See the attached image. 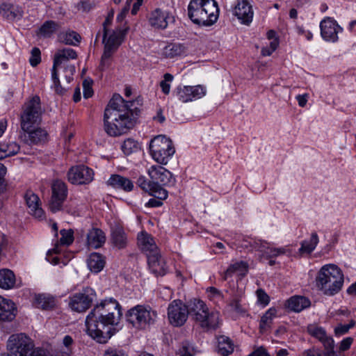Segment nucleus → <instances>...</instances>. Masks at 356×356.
<instances>
[{"label": "nucleus", "instance_id": "41", "mask_svg": "<svg viewBox=\"0 0 356 356\" xmlns=\"http://www.w3.org/2000/svg\"><path fill=\"white\" fill-rule=\"evenodd\" d=\"M80 35L74 31L61 32L58 35L59 42L67 45L76 46L81 41Z\"/></svg>", "mask_w": 356, "mask_h": 356}, {"label": "nucleus", "instance_id": "25", "mask_svg": "<svg viewBox=\"0 0 356 356\" xmlns=\"http://www.w3.org/2000/svg\"><path fill=\"white\" fill-rule=\"evenodd\" d=\"M17 315V308L10 300L0 296V321H12Z\"/></svg>", "mask_w": 356, "mask_h": 356}, {"label": "nucleus", "instance_id": "3", "mask_svg": "<svg viewBox=\"0 0 356 356\" xmlns=\"http://www.w3.org/2000/svg\"><path fill=\"white\" fill-rule=\"evenodd\" d=\"M188 16L195 24L210 26L219 17V8L215 0H191L188 6Z\"/></svg>", "mask_w": 356, "mask_h": 356}, {"label": "nucleus", "instance_id": "29", "mask_svg": "<svg viewBox=\"0 0 356 356\" xmlns=\"http://www.w3.org/2000/svg\"><path fill=\"white\" fill-rule=\"evenodd\" d=\"M200 326L206 330H215L218 327L220 324V314L217 311H209L208 309L204 315H202V320H200Z\"/></svg>", "mask_w": 356, "mask_h": 356}, {"label": "nucleus", "instance_id": "55", "mask_svg": "<svg viewBox=\"0 0 356 356\" xmlns=\"http://www.w3.org/2000/svg\"><path fill=\"white\" fill-rule=\"evenodd\" d=\"M173 79V76L169 73H166L164 74V80L161 81L160 83V86L163 92L165 95L169 94L170 86L169 84Z\"/></svg>", "mask_w": 356, "mask_h": 356}, {"label": "nucleus", "instance_id": "31", "mask_svg": "<svg viewBox=\"0 0 356 356\" xmlns=\"http://www.w3.org/2000/svg\"><path fill=\"white\" fill-rule=\"evenodd\" d=\"M34 304L39 309L51 310L56 307L57 300L55 297L50 294H36L34 298Z\"/></svg>", "mask_w": 356, "mask_h": 356}, {"label": "nucleus", "instance_id": "46", "mask_svg": "<svg viewBox=\"0 0 356 356\" xmlns=\"http://www.w3.org/2000/svg\"><path fill=\"white\" fill-rule=\"evenodd\" d=\"M121 148L125 154L129 155L138 149V144L134 139L128 138L123 142Z\"/></svg>", "mask_w": 356, "mask_h": 356}, {"label": "nucleus", "instance_id": "50", "mask_svg": "<svg viewBox=\"0 0 356 356\" xmlns=\"http://www.w3.org/2000/svg\"><path fill=\"white\" fill-rule=\"evenodd\" d=\"M149 194L162 201L165 200L168 195V191L162 188L161 185H156Z\"/></svg>", "mask_w": 356, "mask_h": 356}, {"label": "nucleus", "instance_id": "7", "mask_svg": "<svg viewBox=\"0 0 356 356\" xmlns=\"http://www.w3.org/2000/svg\"><path fill=\"white\" fill-rule=\"evenodd\" d=\"M33 341L24 333L11 334L6 343L8 356H33Z\"/></svg>", "mask_w": 356, "mask_h": 356}, {"label": "nucleus", "instance_id": "35", "mask_svg": "<svg viewBox=\"0 0 356 356\" xmlns=\"http://www.w3.org/2000/svg\"><path fill=\"white\" fill-rule=\"evenodd\" d=\"M277 316V309L274 307L268 309L261 316L259 322L260 332L264 333L271 327L274 318Z\"/></svg>", "mask_w": 356, "mask_h": 356}, {"label": "nucleus", "instance_id": "58", "mask_svg": "<svg viewBox=\"0 0 356 356\" xmlns=\"http://www.w3.org/2000/svg\"><path fill=\"white\" fill-rule=\"evenodd\" d=\"M256 293L259 302L264 305V306L267 305L269 303V296L263 289H259L257 291Z\"/></svg>", "mask_w": 356, "mask_h": 356}, {"label": "nucleus", "instance_id": "48", "mask_svg": "<svg viewBox=\"0 0 356 356\" xmlns=\"http://www.w3.org/2000/svg\"><path fill=\"white\" fill-rule=\"evenodd\" d=\"M61 237L60 243L61 245H69L72 243L74 241L73 231L72 229H62L60 232Z\"/></svg>", "mask_w": 356, "mask_h": 356}, {"label": "nucleus", "instance_id": "42", "mask_svg": "<svg viewBox=\"0 0 356 356\" xmlns=\"http://www.w3.org/2000/svg\"><path fill=\"white\" fill-rule=\"evenodd\" d=\"M60 28V24L53 20L46 21L40 28L38 35L43 38H50Z\"/></svg>", "mask_w": 356, "mask_h": 356}, {"label": "nucleus", "instance_id": "17", "mask_svg": "<svg viewBox=\"0 0 356 356\" xmlns=\"http://www.w3.org/2000/svg\"><path fill=\"white\" fill-rule=\"evenodd\" d=\"M148 20L152 27L165 29L168 27L169 23L175 22V17L167 10L156 8L150 13Z\"/></svg>", "mask_w": 356, "mask_h": 356}, {"label": "nucleus", "instance_id": "30", "mask_svg": "<svg viewBox=\"0 0 356 356\" xmlns=\"http://www.w3.org/2000/svg\"><path fill=\"white\" fill-rule=\"evenodd\" d=\"M76 52L70 48H64L58 49L54 56V63L52 69L54 72L62 64L65 63L70 59H76Z\"/></svg>", "mask_w": 356, "mask_h": 356}, {"label": "nucleus", "instance_id": "38", "mask_svg": "<svg viewBox=\"0 0 356 356\" xmlns=\"http://www.w3.org/2000/svg\"><path fill=\"white\" fill-rule=\"evenodd\" d=\"M248 266L245 261H238L231 264L222 275L223 280H227L234 273H238L241 275H245L248 272Z\"/></svg>", "mask_w": 356, "mask_h": 356}, {"label": "nucleus", "instance_id": "15", "mask_svg": "<svg viewBox=\"0 0 356 356\" xmlns=\"http://www.w3.org/2000/svg\"><path fill=\"white\" fill-rule=\"evenodd\" d=\"M232 15L236 17L241 24L249 25L252 21L254 11L248 0H238L232 8Z\"/></svg>", "mask_w": 356, "mask_h": 356}, {"label": "nucleus", "instance_id": "43", "mask_svg": "<svg viewBox=\"0 0 356 356\" xmlns=\"http://www.w3.org/2000/svg\"><path fill=\"white\" fill-rule=\"evenodd\" d=\"M15 284V276L13 272L8 269L0 270V287L3 289L13 288Z\"/></svg>", "mask_w": 356, "mask_h": 356}, {"label": "nucleus", "instance_id": "1", "mask_svg": "<svg viewBox=\"0 0 356 356\" xmlns=\"http://www.w3.org/2000/svg\"><path fill=\"white\" fill-rule=\"evenodd\" d=\"M141 106L140 97L134 101H124L120 95H114L104 111L106 133L111 136H118L134 128Z\"/></svg>", "mask_w": 356, "mask_h": 356}, {"label": "nucleus", "instance_id": "18", "mask_svg": "<svg viewBox=\"0 0 356 356\" xmlns=\"http://www.w3.org/2000/svg\"><path fill=\"white\" fill-rule=\"evenodd\" d=\"M19 138L28 145H38L47 141V132L44 129L35 127L29 131L22 130Z\"/></svg>", "mask_w": 356, "mask_h": 356}, {"label": "nucleus", "instance_id": "59", "mask_svg": "<svg viewBox=\"0 0 356 356\" xmlns=\"http://www.w3.org/2000/svg\"><path fill=\"white\" fill-rule=\"evenodd\" d=\"M104 356H128L123 350L110 348L105 350Z\"/></svg>", "mask_w": 356, "mask_h": 356}, {"label": "nucleus", "instance_id": "26", "mask_svg": "<svg viewBox=\"0 0 356 356\" xmlns=\"http://www.w3.org/2000/svg\"><path fill=\"white\" fill-rule=\"evenodd\" d=\"M187 306L188 315H191L197 323H199L200 321L202 320V315H204V313L208 309V307L204 302L199 299L191 300L188 302Z\"/></svg>", "mask_w": 356, "mask_h": 356}, {"label": "nucleus", "instance_id": "20", "mask_svg": "<svg viewBox=\"0 0 356 356\" xmlns=\"http://www.w3.org/2000/svg\"><path fill=\"white\" fill-rule=\"evenodd\" d=\"M138 244L141 250L149 256L159 252V249L152 236L146 232H141L138 234Z\"/></svg>", "mask_w": 356, "mask_h": 356}, {"label": "nucleus", "instance_id": "45", "mask_svg": "<svg viewBox=\"0 0 356 356\" xmlns=\"http://www.w3.org/2000/svg\"><path fill=\"white\" fill-rule=\"evenodd\" d=\"M195 350L193 344L188 341H183L177 352L178 356H194Z\"/></svg>", "mask_w": 356, "mask_h": 356}, {"label": "nucleus", "instance_id": "21", "mask_svg": "<svg viewBox=\"0 0 356 356\" xmlns=\"http://www.w3.org/2000/svg\"><path fill=\"white\" fill-rule=\"evenodd\" d=\"M149 270L156 276H163L167 272V268L164 259L162 258L160 251L151 254L147 257Z\"/></svg>", "mask_w": 356, "mask_h": 356}, {"label": "nucleus", "instance_id": "16", "mask_svg": "<svg viewBox=\"0 0 356 356\" xmlns=\"http://www.w3.org/2000/svg\"><path fill=\"white\" fill-rule=\"evenodd\" d=\"M322 38L328 42H334L338 40V33L342 31V28L331 17H325L320 23Z\"/></svg>", "mask_w": 356, "mask_h": 356}, {"label": "nucleus", "instance_id": "64", "mask_svg": "<svg viewBox=\"0 0 356 356\" xmlns=\"http://www.w3.org/2000/svg\"><path fill=\"white\" fill-rule=\"evenodd\" d=\"M248 356H270L267 353L266 350L263 347H260L256 349L254 352L250 354Z\"/></svg>", "mask_w": 356, "mask_h": 356}, {"label": "nucleus", "instance_id": "14", "mask_svg": "<svg viewBox=\"0 0 356 356\" xmlns=\"http://www.w3.org/2000/svg\"><path fill=\"white\" fill-rule=\"evenodd\" d=\"M205 94L206 88L201 85L195 86H179L177 88L178 99L184 103L200 99L204 97Z\"/></svg>", "mask_w": 356, "mask_h": 356}, {"label": "nucleus", "instance_id": "33", "mask_svg": "<svg viewBox=\"0 0 356 356\" xmlns=\"http://www.w3.org/2000/svg\"><path fill=\"white\" fill-rule=\"evenodd\" d=\"M268 243L264 241H261L256 238L243 239L241 243V247L243 249L248 250V251L252 252L259 251L265 252L266 248H267Z\"/></svg>", "mask_w": 356, "mask_h": 356}, {"label": "nucleus", "instance_id": "36", "mask_svg": "<svg viewBox=\"0 0 356 356\" xmlns=\"http://www.w3.org/2000/svg\"><path fill=\"white\" fill-rule=\"evenodd\" d=\"M234 344L232 339L226 336L218 338V352L222 356H227L233 353Z\"/></svg>", "mask_w": 356, "mask_h": 356}, {"label": "nucleus", "instance_id": "60", "mask_svg": "<svg viewBox=\"0 0 356 356\" xmlns=\"http://www.w3.org/2000/svg\"><path fill=\"white\" fill-rule=\"evenodd\" d=\"M353 341V338L351 337H346L344 339H343L341 341L340 346H339V350L341 351H346L348 349L350 348L352 343Z\"/></svg>", "mask_w": 356, "mask_h": 356}, {"label": "nucleus", "instance_id": "47", "mask_svg": "<svg viewBox=\"0 0 356 356\" xmlns=\"http://www.w3.org/2000/svg\"><path fill=\"white\" fill-rule=\"evenodd\" d=\"M136 184L143 191L148 193L152 191L154 187L156 186V185L153 183L152 179L148 181L144 176L139 177Z\"/></svg>", "mask_w": 356, "mask_h": 356}, {"label": "nucleus", "instance_id": "13", "mask_svg": "<svg viewBox=\"0 0 356 356\" xmlns=\"http://www.w3.org/2000/svg\"><path fill=\"white\" fill-rule=\"evenodd\" d=\"M94 172L90 168L81 165L72 167L67 173L68 181L73 184H87L93 180Z\"/></svg>", "mask_w": 356, "mask_h": 356}, {"label": "nucleus", "instance_id": "44", "mask_svg": "<svg viewBox=\"0 0 356 356\" xmlns=\"http://www.w3.org/2000/svg\"><path fill=\"white\" fill-rule=\"evenodd\" d=\"M318 243V236L316 232H313L309 240H305L301 242V247L298 250L299 253L300 254L312 253L315 250Z\"/></svg>", "mask_w": 356, "mask_h": 356}, {"label": "nucleus", "instance_id": "9", "mask_svg": "<svg viewBox=\"0 0 356 356\" xmlns=\"http://www.w3.org/2000/svg\"><path fill=\"white\" fill-rule=\"evenodd\" d=\"M124 33L121 30L113 31L108 35V32L103 33L102 42L104 44V52L101 58L99 68L101 71L105 70L111 65V58L118 49L124 39Z\"/></svg>", "mask_w": 356, "mask_h": 356}, {"label": "nucleus", "instance_id": "22", "mask_svg": "<svg viewBox=\"0 0 356 356\" xmlns=\"http://www.w3.org/2000/svg\"><path fill=\"white\" fill-rule=\"evenodd\" d=\"M307 330L312 337L321 341L324 348H330L333 345L332 338L327 335L323 327L316 323H312L308 325Z\"/></svg>", "mask_w": 356, "mask_h": 356}, {"label": "nucleus", "instance_id": "28", "mask_svg": "<svg viewBox=\"0 0 356 356\" xmlns=\"http://www.w3.org/2000/svg\"><path fill=\"white\" fill-rule=\"evenodd\" d=\"M87 245L92 248L102 247L106 241L104 232L99 228H92L87 233Z\"/></svg>", "mask_w": 356, "mask_h": 356}, {"label": "nucleus", "instance_id": "10", "mask_svg": "<svg viewBox=\"0 0 356 356\" xmlns=\"http://www.w3.org/2000/svg\"><path fill=\"white\" fill-rule=\"evenodd\" d=\"M95 299L96 293L95 290L86 287L70 297L69 306L74 312H85L91 307Z\"/></svg>", "mask_w": 356, "mask_h": 356}, {"label": "nucleus", "instance_id": "34", "mask_svg": "<svg viewBox=\"0 0 356 356\" xmlns=\"http://www.w3.org/2000/svg\"><path fill=\"white\" fill-rule=\"evenodd\" d=\"M87 264L88 268L94 272L99 273L104 267L105 261L102 254L97 252L91 253L87 259Z\"/></svg>", "mask_w": 356, "mask_h": 356}, {"label": "nucleus", "instance_id": "54", "mask_svg": "<svg viewBox=\"0 0 356 356\" xmlns=\"http://www.w3.org/2000/svg\"><path fill=\"white\" fill-rule=\"evenodd\" d=\"M41 61V52L39 48L34 47L31 51L29 63L31 66H37Z\"/></svg>", "mask_w": 356, "mask_h": 356}, {"label": "nucleus", "instance_id": "51", "mask_svg": "<svg viewBox=\"0 0 356 356\" xmlns=\"http://www.w3.org/2000/svg\"><path fill=\"white\" fill-rule=\"evenodd\" d=\"M288 250L286 248H270L268 244L264 253L266 254L270 257H275L286 254Z\"/></svg>", "mask_w": 356, "mask_h": 356}, {"label": "nucleus", "instance_id": "19", "mask_svg": "<svg viewBox=\"0 0 356 356\" xmlns=\"http://www.w3.org/2000/svg\"><path fill=\"white\" fill-rule=\"evenodd\" d=\"M148 175L155 185H168L172 181V174L161 165H152L148 169Z\"/></svg>", "mask_w": 356, "mask_h": 356}, {"label": "nucleus", "instance_id": "32", "mask_svg": "<svg viewBox=\"0 0 356 356\" xmlns=\"http://www.w3.org/2000/svg\"><path fill=\"white\" fill-rule=\"evenodd\" d=\"M111 241L113 245L119 249L126 246L127 237L121 225L115 224L111 227Z\"/></svg>", "mask_w": 356, "mask_h": 356}, {"label": "nucleus", "instance_id": "40", "mask_svg": "<svg viewBox=\"0 0 356 356\" xmlns=\"http://www.w3.org/2000/svg\"><path fill=\"white\" fill-rule=\"evenodd\" d=\"M309 305V300L302 296L291 297L288 300V307L296 312H300Z\"/></svg>", "mask_w": 356, "mask_h": 356}, {"label": "nucleus", "instance_id": "49", "mask_svg": "<svg viewBox=\"0 0 356 356\" xmlns=\"http://www.w3.org/2000/svg\"><path fill=\"white\" fill-rule=\"evenodd\" d=\"M51 79L53 81V88L55 90V92L60 95H63L65 90L61 86L60 80L58 79V75L57 72V70L54 72V69H51Z\"/></svg>", "mask_w": 356, "mask_h": 356}, {"label": "nucleus", "instance_id": "61", "mask_svg": "<svg viewBox=\"0 0 356 356\" xmlns=\"http://www.w3.org/2000/svg\"><path fill=\"white\" fill-rule=\"evenodd\" d=\"M229 306L232 309L238 313H242L244 312L238 299L232 300L229 303Z\"/></svg>", "mask_w": 356, "mask_h": 356}, {"label": "nucleus", "instance_id": "62", "mask_svg": "<svg viewBox=\"0 0 356 356\" xmlns=\"http://www.w3.org/2000/svg\"><path fill=\"white\" fill-rule=\"evenodd\" d=\"M302 356H322V351L315 348L308 349L302 353Z\"/></svg>", "mask_w": 356, "mask_h": 356}, {"label": "nucleus", "instance_id": "52", "mask_svg": "<svg viewBox=\"0 0 356 356\" xmlns=\"http://www.w3.org/2000/svg\"><path fill=\"white\" fill-rule=\"evenodd\" d=\"M7 169L6 166L0 163V195L4 193L7 191L8 183L6 180V175Z\"/></svg>", "mask_w": 356, "mask_h": 356}, {"label": "nucleus", "instance_id": "24", "mask_svg": "<svg viewBox=\"0 0 356 356\" xmlns=\"http://www.w3.org/2000/svg\"><path fill=\"white\" fill-rule=\"evenodd\" d=\"M0 15L8 20L13 21L21 19L23 17L24 10L18 5L4 2L0 4Z\"/></svg>", "mask_w": 356, "mask_h": 356}, {"label": "nucleus", "instance_id": "11", "mask_svg": "<svg viewBox=\"0 0 356 356\" xmlns=\"http://www.w3.org/2000/svg\"><path fill=\"white\" fill-rule=\"evenodd\" d=\"M168 316L173 326L183 325L188 316V306L180 300H173L168 307Z\"/></svg>", "mask_w": 356, "mask_h": 356}, {"label": "nucleus", "instance_id": "5", "mask_svg": "<svg viewBox=\"0 0 356 356\" xmlns=\"http://www.w3.org/2000/svg\"><path fill=\"white\" fill-rule=\"evenodd\" d=\"M157 312L148 305H136L126 313L127 321L138 330H145L154 324Z\"/></svg>", "mask_w": 356, "mask_h": 356}, {"label": "nucleus", "instance_id": "53", "mask_svg": "<svg viewBox=\"0 0 356 356\" xmlns=\"http://www.w3.org/2000/svg\"><path fill=\"white\" fill-rule=\"evenodd\" d=\"M355 325V321L351 320L348 324L343 325L339 324L334 328V333L337 336H341L346 334L349 330L353 327Z\"/></svg>", "mask_w": 356, "mask_h": 356}, {"label": "nucleus", "instance_id": "12", "mask_svg": "<svg viewBox=\"0 0 356 356\" xmlns=\"http://www.w3.org/2000/svg\"><path fill=\"white\" fill-rule=\"evenodd\" d=\"M51 197L49 209L53 213L60 211L67 196V188L65 182L56 180L51 184Z\"/></svg>", "mask_w": 356, "mask_h": 356}, {"label": "nucleus", "instance_id": "56", "mask_svg": "<svg viewBox=\"0 0 356 356\" xmlns=\"http://www.w3.org/2000/svg\"><path fill=\"white\" fill-rule=\"evenodd\" d=\"M92 83V79H85L83 81V97L86 99L92 97L93 95Z\"/></svg>", "mask_w": 356, "mask_h": 356}, {"label": "nucleus", "instance_id": "63", "mask_svg": "<svg viewBox=\"0 0 356 356\" xmlns=\"http://www.w3.org/2000/svg\"><path fill=\"white\" fill-rule=\"evenodd\" d=\"M309 95L305 93L303 95H298L296 97V99L298 102V105L300 107H305L308 100Z\"/></svg>", "mask_w": 356, "mask_h": 356}, {"label": "nucleus", "instance_id": "6", "mask_svg": "<svg viewBox=\"0 0 356 356\" xmlns=\"http://www.w3.org/2000/svg\"><path fill=\"white\" fill-rule=\"evenodd\" d=\"M42 111L40 99L35 95L24 104L20 118L22 131H29L38 126L41 121Z\"/></svg>", "mask_w": 356, "mask_h": 356}, {"label": "nucleus", "instance_id": "39", "mask_svg": "<svg viewBox=\"0 0 356 356\" xmlns=\"http://www.w3.org/2000/svg\"><path fill=\"white\" fill-rule=\"evenodd\" d=\"M20 146L14 141L3 142L0 144V160L17 154Z\"/></svg>", "mask_w": 356, "mask_h": 356}, {"label": "nucleus", "instance_id": "57", "mask_svg": "<svg viewBox=\"0 0 356 356\" xmlns=\"http://www.w3.org/2000/svg\"><path fill=\"white\" fill-rule=\"evenodd\" d=\"M95 5L96 4L95 1L85 0L78 3L77 8L83 12H89L90 10L95 7Z\"/></svg>", "mask_w": 356, "mask_h": 356}, {"label": "nucleus", "instance_id": "8", "mask_svg": "<svg viewBox=\"0 0 356 356\" xmlns=\"http://www.w3.org/2000/svg\"><path fill=\"white\" fill-rule=\"evenodd\" d=\"M150 154L159 163L166 165L175 150L170 138L164 136L154 137L149 144Z\"/></svg>", "mask_w": 356, "mask_h": 356}, {"label": "nucleus", "instance_id": "23", "mask_svg": "<svg viewBox=\"0 0 356 356\" xmlns=\"http://www.w3.org/2000/svg\"><path fill=\"white\" fill-rule=\"evenodd\" d=\"M106 184L115 189L122 190L125 192H131L134 187L131 180L117 174L112 175L106 181Z\"/></svg>", "mask_w": 356, "mask_h": 356}, {"label": "nucleus", "instance_id": "4", "mask_svg": "<svg viewBox=\"0 0 356 356\" xmlns=\"http://www.w3.org/2000/svg\"><path fill=\"white\" fill-rule=\"evenodd\" d=\"M316 286L325 295L337 293L343 284V275L334 264H326L321 267L316 278Z\"/></svg>", "mask_w": 356, "mask_h": 356}, {"label": "nucleus", "instance_id": "37", "mask_svg": "<svg viewBox=\"0 0 356 356\" xmlns=\"http://www.w3.org/2000/svg\"><path fill=\"white\" fill-rule=\"evenodd\" d=\"M186 47L180 43H170L163 49V55L168 58L182 56L186 54Z\"/></svg>", "mask_w": 356, "mask_h": 356}, {"label": "nucleus", "instance_id": "27", "mask_svg": "<svg viewBox=\"0 0 356 356\" xmlns=\"http://www.w3.org/2000/svg\"><path fill=\"white\" fill-rule=\"evenodd\" d=\"M24 198L29 209V212L35 218L42 219L44 216V211L40 207V199L38 195L29 191L25 193Z\"/></svg>", "mask_w": 356, "mask_h": 356}, {"label": "nucleus", "instance_id": "2", "mask_svg": "<svg viewBox=\"0 0 356 356\" xmlns=\"http://www.w3.org/2000/svg\"><path fill=\"white\" fill-rule=\"evenodd\" d=\"M120 316V304L112 298L104 300L87 316V334L99 343H106L115 333L113 327L119 323Z\"/></svg>", "mask_w": 356, "mask_h": 356}]
</instances>
